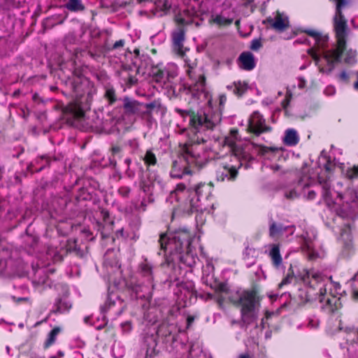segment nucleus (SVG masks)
I'll return each instance as SVG.
<instances>
[{"mask_svg":"<svg viewBox=\"0 0 358 358\" xmlns=\"http://www.w3.org/2000/svg\"><path fill=\"white\" fill-rule=\"evenodd\" d=\"M335 168V163L330 160L324 150L318 158L316 174L317 182L313 177L304 175L297 185V189L308 199H315L316 192L322 189V199L329 209L342 217H353L358 213V195L353 189L341 192L342 183L338 182L331 188V177Z\"/></svg>","mask_w":358,"mask_h":358,"instance_id":"obj_1","label":"nucleus"},{"mask_svg":"<svg viewBox=\"0 0 358 358\" xmlns=\"http://www.w3.org/2000/svg\"><path fill=\"white\" fill-rule=\"evenodd\" d=\"M209 110H201L189 114V130L193 134L188 143L182 148V156L173 162L171 176L181 178L191 173L189 166L201 167L206 159L204 148L201 143L206 142L208 132L218 126L220 121L219 113H210Z\"/></svg>","mask_w":358,"mask_h":358,"instance_id":"obj_2","label":"nucleus"},{"mask_svg":"<svg viewBox=\"0 0 358 358\" xmlns=\"http://www.w3.org/2000/svg\"><path fill=\"white\" fill-rule=\"evenodd\" d=\"M336 9L334 17V29L336 38V46L331 50H324L329 37L316 30L308 29L305 32L314 40V46L308 50L314 59L321 73L330 74L337 64L341 62V56L345 50L348 35L347 21L342 15L341 8L345 2L336 0Z\"/></svg>","mask_w":358,"mask_h":358,"instance_id":"obj_3","label":"nucleus"},{"mask_svg":"<svg viewBox=\"0 0 358 358\" xmlns=\"http://www.w3.org/2000/svg\"><path fill=\"white\" fill-rule=\"evenodd\" d=\"M224 144L231 150L237 164H224L220 166L216 174L217 180L220 181L234 180L237 176L238 169L243 166L245 169L249 168L256 155L268 157L277 150L274 148L263 146L248 141H242L236 129H231L225 137Z\"/></svg>","mask_w":358,"mask_h":358,"instance_id":"obj_4","label":"nucleus"},{"mask_svg":"<svg viewBox=\"0 0 358 358\" xmlns=\"http://www.w3.org/2000/svg\"><path fill=\"white\" fill-rule=\"evenodd\" d=\"M161 249L164 250L168 264L181 263L192 268L198 259L194 251L199 238L187 229L180 228L173 232L162 234L159 238Z\"/></svg>","mask_w":358,"mask_h":358,"instance_id":"obj_5","label":"nucleus"},{"mask_svg":"<svg viewBox=\"0 0 358 358\" xmlns=\"http://www.w3.org/2000/svg\"><path fill=\"white\" fill-rule=\"evenodd\" d=\"M185 72L188 76V80L185 83V90L187 94H189L192 99L197 101L207 100L208 105L204 108L194 111H185L181 109H177V112L183 117L188 118L189 122V114L196 113L201 110H209L210 113H219L221 117V108L214 110L212 107L211 100L208 98V93L206 90V78L202 69L197 67L194 61H191L188 58L184 59ZM227 101L225 95L222 94L219 96L220 108H222ZM221 122V120L220 121ZM220 122H219L220 124Z\"/></svg>","mask_w":358,"mask_h":358,"instance_id":"obj_6","label":"nucleus"},{"mask_svg":"<svg viewBox=\"0 0 358 358\" xmlns=\"http://www.w3.org/2000/svg\"><path fill=\"white\" fill-rule=\"evenodd\" d=\"M212 190L213 186L210 183L201 182L194 187H186L183 183L177 185L166 199L171 203L174 201L178 203L173 207V217L180 213L202 211L201 200L208 199Z\"/></svg>","mask_w":358,"mask_h":358,"instance_id":"obj_7","label":"nucleus"},{"mask_svg":"<svg viewBox=\"0 0 358 358\" xmlns=\"http://www.w3.org/2000/svg\"><path fill=\"white\" fill-rule=\"evenodd\" d=\"M303 282L315 289H318L319 301L334 312L341 306V287L330 278L323 277L314 270L303 269L300 274Z\"/></svg>","mask_w":358,"mask_h":358,"instance_id":"obj_8","label":"nucleus"},{"mask_svg":"<svg viewBox=\"0 0 358 358\" xmlns=\"http://www.w3.org/2000/svg\"><path fill=\"white\" fill-rule=\"evenodd\" d=\"M229 299L234 304L241 306V320L244 324H250L257 318L260 304L254 292H236Z\"/></svg>","mask_w":358,"mask_h":358,"instance_id":"obj_9","label":"nucleus"},{"mask_svg":"<svg viewBox=\"0 0 358 358\" xmlns=\"http://www.w3.org/2000/svg\"><path fill=\"white\" fill-rule=\"evenodd\" d=\"M315 238L316 232L313 229H310L301 234V248L310 260L320 257L319 253L315 250L314 241Z\"/></svg>","mask_w":358,"mask_h":358,"instance_id":"obj_10","label":"nucleus"},{"mask_svg":"<svg viewBox=\"0 0 358 358\" xmlns=\"http://www.w3.org/2000/svg\"><path fill=\"white\" fill-rule=\"evenodd\" d=\"M248 129L255 136H259L270 132L271 127L266 124L265 119L258 111H255L248 120Z\"/></svg>","mask_w":358,"mask_h":358,"instance_id":"obj_11","label":"nucleus"},{"mask_svg":"<svg viewBox=\"0 0 358 358\" xmlns=\"http://www.w3.org/2000/svg\"><path fill=\"white\" fill-rule=\"evenodd\" d=\"M139 270L141 276L145 279L146 284L143 285L142 288L136 287L134 288L135 292L136 294H138L140 292L150 294L155 286L153 284L152 266L149 262L145 261L140 264Z\"/></svg>","mask_w":358,"mask_h":358,"instance_id":"obj_12","label":"nucleus"},{"mask_svg":"<svg viewBox=\"0 0 358 358\" xmlns=\"http://www.w3.org/2000/svg\"><path fill=\"white\" fill-rule=\"evenodd\" d=\"M294 231V226H285L282 223L276 222L273 220L269 222V236L275 241L287 238L290 235H292Z\"/></svg>","mask_w":358,"mask_h":358,"instance_id":"obj_13","label":"nucleus"},{"mask_svg":"<svg viewBox=\"0 0 358 358\" xmlns=\"http://www.w3.org/2000/svg\"><path fill=\"white\" fill-rule=\"evenodd\" d=\"M124 309L123 301L116 294H109L104 304L101 307L103 313L110 312L113 315H120Z\"/></svg>","mask_w":358,"mask_h":358,"instance_id":"obj_14","label":"nucleus"},{"mask_svg":"<svg viewBox=\"0 0 358 358\" xmlns=\"http://www.w3.org/2000/svg\"><path fill=\"white\" fill-rule=\"evenodd\" d=\"M264 23H268L271 28L280 32L285 31L289 26L288 17L284 13L278 11L273 17H267Z\"/></svg>","mask_w":358,"mask_h":358,"instance_id":"obj_15","label":"nucleus"},{"mask_svg":"<svg viewBox=\"0 0 358 358\" xmlns=\"http://www.w3.org/2000/svg\"><path fill=\"white\" fill-rule=\"evenodd\" d=\"M268 256L271 259L273 266L280 270L283 268L282 258L280 252V246L278 244H271L268 245Z\"/></svg>","mask_w":358,"mask_h":358,"instance_id":"obj_16","label":"nucleus"},{"mask_svg":"<svg viewBox=\"0 0 358 358\" xmlns=\"http://www.w3.org/2000/svg\"><path fill=\"white\" fill-rule=\"evenodd\" d=\"M178 74V66L173 63L168 64L163 70H159L156 74V78H161L164 81H170Z\"/></svg>","mask_w":358,"mask_h":358,"instance_id":"obj_17","label":"nucleus"},{"mask_svg":"<svg viewBox=\"0 0 358 358\" xmlns=\"http://www.w3.org/2000/svg\"><path fill=\"white\" fill-rule=\"evenodd\" d=\"M240 68L246 71L252 70L256 65L254 55L250 52H244L241 54L238 59Z\"/></svg>","mask_w":358,"mask_h":358,"instance_id":"obj_18","label":"nucleus"},{"mask_svg":"<svg viewBox=\"0 0 358 358\" xmlns=\"http://www.w3.org/2000/svg\"><path fill=\"white\" fill-rule=\"evenodd\" d=\"M142 108L143 104L135 100L129 98L124 99V108L125 112L128 114L141 115L143 114Z\"/></svg>","mask_w":358,"mask_h":358,"instance_id":"obj_19","label":"nucleus"},{"mask_svg":"<svg viewBox=\"0 0 358 358\" xmlns=\"http://www.w3.org/2000/svg\"><path fill=\"white\" fill-rule=\"evenodd\" d=\"M340 239L345 250L350 251L353 248L351 229L349 224H345L344 228L341 229Z\"/></svg>","mask_w":358,"mask_h":358,"instance_id":"obj_20","label":"nucleus"},{"mask_svg":"<svg viewBox=\"0 0 358 358\" xmlns=\"http://www.w3.org/2000/svg\"><path fill=\"white\" fill-rule=\"evenodd\" d=\"M300 136L296 129L289 128L285 131V134L282 138L285 145L288 146H295L298 144Z\"/></svg>","mask_w":358,"mask_h":358,"instance_id":"obj_21","label":"nucleus"},{"mask_svg":"<svg viewBox=\"0 0 358 358\" xmlns=\"http://www.w3.org/2000/svg\"><path fill=\"white\" fill-rule=\"evenodd\" d=\"M173 43L178 53L182 54L183 41L185 40V31L182 28H178L173 32Z\"/></svg>","mask_w":358,"mask_h":358,"instance_id":"obj_22","label":"nucleus"},{"mask_svg":"<svg viewBox=\"0 0 358 358\" xmlns=\"http://www.w3.org/2000/svg\"><path fill=\"white\" fill-rule=\"evenodd\" d=\"M340 169L343 176L348 180L353 181L358 178V166L341 164Z\"/></svg>","mask_w":358,"mask_h":358,"instance_id":"obj_23","label":"nucleus"},{"mask_svg":"<svg viewBox=\"0 0 358 358\" xmlns=\"http://www.w3.org/2000/svg\"><path fill=\"white\" fill-rule=\"evenodd\" d=\"M64 7L71 12H80L85 10L82 0H60Z\"/></svg>","mask_w":358,"mask_h":358,"instance_id":"obj_24","label":"nucleus"},{"mask_svg":"<svg viewBox=\"0 0 358 358\" xmlns=\"http://www.w3.org/2000/svg\"><path fill=\"white\" fill-rule=\"evenodd\" d=\"M160 181L154 175L150 176L147 180H143L141 183V188L145 193H151L155 187L156 184H159Z\"/></svg>","mask_w":358,"mask_h":358,"instance_id":"obj_25","label":"nucleus"},{"mask_svg":"<svg viewBox=\"0 0 358 358\" xmlns=\"http://www.w3.org/2000/svg\"><path fill=\"white\" fill-rule=\"evenodd\" d=\"M145 343H147L145 358H153L156 355V348L157 345L156 337L153 336L148 337L145 340Z\"/></svg>","mask_w":358,"mask_h":358,"instance_id":"obj_26","label":"nucleus"},{"mask_svg":"<svg viewBox=\"0 0 358 358\" xmlns=\"http://www.w3.org/2000/svg\"><path fill=\"white\" fill-rule=\"evenodd\" d=\"M212 21L219 26H227L229 25L233 22V17H227L224 13L220 14L213 15Z\"/></svg>","mask_w":358,"mask_h":358,"instance_id":"obj_27","label":"nucleus"},{"mask_svg":"<svg viewBox=\"0 0 358 358\" xmlns=\"http://www.w3.org/2000/svg\"><path fill=\"white\" fill-rule=\"evenodd\" d=\"M62 329L59 327H55L52 331L48 334V336L43 343V348L47 349L52 345L57 339L58 334L61 332Z\"/></svg>","mask_w":358,"mask_h":358,"instance_id":"obj_28","label":"nucleus"},{"mask_svg":"<svg viewBox=\"0 0 358 358\" xmlns=\"http://www.w3.org/2000/svg\"><path fill=\"white\" fill-rule=\"evenodd\" d=\"M227 88L232 90L235 94L241 96L248 90V84L245 82L236 81L232 85H228Z\"/></svg>","mask_w":358,"mask_h":358,"instance_id":"obj_29","label":"nucleus"},{"mask_svg":"<svg viewBox=\"0 0 358 358\" xmlns=\"http://www.w3.org/2000/svg\"><path fill=\"white\" fill-rule=\"evenodd\" d=\"M55 306V311L56 313H63L68 311L71 308V304L66 299H58L56 301Z\"/></svg>","mask_w":358,"mask_h":358,"instance_id":"obj_30","label":"nucleus"},{"mask_svg":"<svg viewBox=\"0 0 358 358\" xmlns=\"http://www.w3.org/2000/svg\"><path fill=\"white\" fill-rule=\"evenodd\" d=\"M357 52L352 49L347 50L344 54V62L347 64H354L356 62Z\"/></svg>","mask_w":358,"mask_h":358,"instance_id":"obj_31","label":"nucleus"},{"mask_svg":"<svg viewBox=\"0 0 358 358\" xmlns=\"http://www.w3.org/2000/svg\"><path fill=\"white\" fill-rule=\"evenodd\" d=\"M143 107L145 108V111H143V114L150 116L152 111L158 110L159 104L156 101L143 105Z\"/></svg>","mask_w":358,"mask_h":358,"instance_id":"obj_32","label":"nucleus"},{"mask_svg":"<svg viewBox=\"0 0 358 358\" xmlns=\"http://www.w3.org/2000/svg\"><path fill=\"white\" fill-rule=\"evenodd\" d=\"M143 161L147 165H155L157 163V158L151 150H148L143 157Z\"/></svg>","mask_w":358,"mask_h":358,"instance_id":"obj_33","label":"nucleus"},{"mask_svg":"<svg viewBox=\"0 0 358 358\" xmlns=\"http://www.w3.org/2000/svg\"><path fill=\"white\" fill-rule=\"evenodd\" d=\"M307 327L310 329H316L320 324V320L315 315H312L307 319Z\"/></svg>","mask_w":358,"mask_h":358,"instance_id":"obj_34","label":"nucleus"},{"mask_svg":"<svg viewBox=\"0 0 358 358\" xmlns=\"http://www.w3.org/2000/svg\"><path fill=\"white\" fill-rule=\"evenodd\" d=\"M105 96L110 104L113 103L116 100L115 90L113 88H108L106 90Z\"/></svg>","mask_w":358,"mask_h":358,"instance_id":"obj_35","label":"nucleus"},{"mask_svg":"<svg viewBox=\"0 0 358 358\" xmlns=\"http://www.w3.org/2000/svg\"><path fill=\"white\" fill-rule=\"evenodd\" d=\"M338 80L342 83H348L350 78V74L346 71H343L337 75Z\"/></svg>","mask_w":358,"mask_h":358,"instance_id":"obj_36","label":"nucleus"},{"mask_svg":"<svg viewBox=\"0 0 358 358\" xmlns=\"http://www.w3.org/2000/svg\"><path fill=\"white\" fill-rule=\"evenodd\" d=\"M262 42L259 39H254L251 43L250 48L252 50H257L262 47Z\"/></svg>","mask_w":358,"mask_h":358,"instance_id":"obj_37","label":"nucleus"},{"mask_svg":"<svg viewBox=\"0 0 358 358\" xmlns=\"http://www.w3.org/2000/svg\"><path fill=\"white\" fill-rule=\"evenodd\" d=\"M293 280V275L288 273L287 276L282 280V282L279 284V287L281 288L282 286L291 283Z\"/></svg>","mask_w":358,"mask_h":358,"instance_id":"obj_38","label":"nucleus"},{"mask_svg":"<svg viewBox=\"0 0 358 358\" xmlns=\"http://www.w3.org/2000/svg\"><path fill=\"white\" fill-rule=\"evenodd\" d=\"M345 331L348 332L350 335L355 336L357 342H358V329L354 327H346Z\"/></svg>","mask_w":358,"mask_h":358,"instance_id":"obj_39","label":"nucleus"},{"mask_svg":"<svg viewBox=\"0 0 358 358\" xmlns=\"http://www.w3.org/2000/svg\"><path fill=\"white\" fill-rule=\"evenodd\" d=\"M48 280V278L47 276H43L42 278L38 280L34 279L33 282L36 285V286L45 285L47 284Z\"/></svg>","mask_w":358,"mask_h":358,"instance_id":"obj_40","label":"nucleus"},{"mask_svg":"<svg viewBox=\"0 0 358 358\" xmlns=\"http://www.w3.org/2000/svg\"><path fill=\"white\" fill-rule=\"evenodd\" d=\"M122 329L124 333H128L131 329V324L129 322H125L122 324Z\"/></svg>","mask_w":358,"mask_h":358,"instance_id":"obj_41","label":"nucleus"},{"mask_svg":"<svg viewBox=\"0 0 358 358\" xmlns=\"http://www.w3.org/2000/svg\"><path fill=\"white\" fill-rule=\"evenodd\" d=\"M285 195L287 199H293L297 197L298 194L296 190L292 189L289 192H287Z\"/></svg>","mask_w":358,"mask_h":358,"instance_id":"obj_42","label":"nucleus"},{"mask_svg":"<svg viewBox=\"0 0 358 358\" xmlns=\"http://www.w3.org/2000/svg\"><path fill=\"white\" fill-rule=\"evenodd\" d=\"M73 113L78 117H80L84 115V112L80 108V106H75V108H73Z\"/></svg>","mask_w":358,"mask_h":358,"instance_id":"obj_43","label":"nucleus"},{"mask_svg":"<svg viewBox=\"0 0 358 358\" xmlns=\"http://www.w3.org/2000/svg\"><path fill=\"white\" fill-rule=\"evenodd\" d=\"M130 192V189L127 187H122L119 189V193L124 197L128 196Z\"/></svg>","mask_w":358,"mask_h":358,"instance_id":"obj_44","label":"nucleus"},{"mask_svg":"<svg viewBox=\"0 0 358 358\" xmlns=\"http://www.w3.org/2000/svg\"><path fill=\"white\" fill-rule=\"evenodd\" d=\"M336 90H335V88L334 87H327L326 89H325V94H327V95H332L335 93Z\"/></svg>","mask_w":358,"mask_h":358,"instance_id":"obj_45","label":"nucleus"},{"mask_svg":"<svg viewBox=\"0 0 358 358\" xmlns=\"http://www.w3.org/2000/svg\"><path fill=\"white\" fill-rule=\"evenodd\" d=\"M124 44V40H120V41H116L114 45H113V48L117 49L120 47H122Z\"/></svg>","mask_w":358,"mask_h":358,"instance_id":"obj_46","label":"nucleus"},{"mask_svg":"<svg viewBox=\"0 0 358 358\" xmlns=\"http://www.w3.org/2000/svg\"><path fill=\"white\" fill-rule=\"evenodd\" d=\"M305 85H306V80L303 78H299V83H298L299 88L303 89V88H304Z\"/></svg>","mask_w":358,"mask_h":358,"instance_id":"obj_47","label":"nucleus"},{"mask_svg":"<svg viewBox=\"0 0 358 358\" xmlns=\"http://www.w3.org/2000/svg\"><path fill=\"white\" fill-rule=\"evenodd\" d=\"M273 315V312L266 311V313H265V318L262 319V323L264 324L266 322V320H268Z\"/></svg>","mask_w":358,"mask_h":358,"instance_id":"obj_48","label":"nucleus"},{"mask_svg":"<svg viewBox=\"0 0 358 358\" xmlns=\"http://www.w3.org/2000/svg\"><path fill=\"white\" fill-rule=\"evenodd\" d=\"M238 358H251V356L248 353H242L238 355Z\"/></svg>","mask_w":358,"mask_h":358,"instance_id":"obj_49","label":"nucleus"},{"mask_svg":"<svg viewBox=\"0 0 358 358\" xmlns=\"http://www.w3.org/2000/svg\"><path fill=\"white\" fill-rule=\"evenodd\" d=\"M55 261H61L62 259V255H56L54 257Z\"/></svg>","mask_w":358,"mask_h":358,"instance_id":"obj_50","label":"nucleus"},{"mask_svg":"<svg viewBox=\"0 0 358 358\" xmlns=\"http://www.w3.org/2000/svg\"><path fill=\"white\" fill-rule=\"evenodd\" d=\"M112 150L114 154L117 153L120 151V148L118 147H114L113 148Z\"/></svg>","mask_w":358,"mask_h":358,"instance_id":"obj_51","label":"nucleus"},{"mask_svg":"<svg viewBox=\"0 0 358 358\" xmlns=\"http://www.w3.org/2000/svg\"><path fill=\"white\" fill-rule=\"evenodd\" d=\"M353 296L355 299H357L358 300V290L356 291V290H354L353 292Z\"/></svg>","mask_w":358,"mask_h":358,"instance_id":"obj_52","label":"nucleus"},{"mask_svg":"<svg viewBox=\"0 0 358 358\" xmlns=\"http://www.w3.org/2000/svg\"><path fill=\"white\" fill-rule=\"evenodd\" d=\"M57 357H64V352L62 351H58L57 355Z\"/></svg>","mask_w":358,"mask_h":358,"instance_id":"obj_53","label":"nucleus"},{"mask_svg":"<svg viewBox=\"0 0 358 358\" xmlns=\"http://www.w3.org/2000/svg\"><path fill=\"white\" fill-rule=\"evenodd\" d=\"M352 280L355 282H358V273L356 275H355V276L352 278Z\"/></svg>","mask_w":358,"mask_h":358,"instance_id":"obj_54","label":"nucleus"},{"mask_svg":"<svg viewBox=\"0 0 358 358\" xmlns=\"http://www.w3.org/2000/svg\"><path fill=\"white\" fill-rule=\"evenodd\" d=\"M278 296L277 294H270L269 295V297L271 299H276V297Z\"/></svg>","mask_w":358,"mask_h":358,"instance_id":"obj_55","label":"nucleus"},{"mask_svg":"<svg viewBox=\"0 0 358 358\" xmlns=\"http://www.w3.org/2000/svg\"><path fill=\"white\" fill-rule=\"evenodd\" d=\"M74 91H75L76 92H79L78 87H74Z\"/></svg>","mask_w":358,"mask_h":358,"instance_id":"obj_56","label":"nucleus"},{"mask_svg":"<svg viewBox=\"0 0 358 358\" xmlns=\"http://www.w3.org/2000/svg\"><path fill=\"white\" fill-rule=\"evenodd\" d=\"M192 320H193V319H192V318H191V317H188V319H187V321H188V323H189V324Z\"/></svg>","mask_w":358,"mask_h":358,"instance_id":"obj_57","label":"nucleus"},{"mask_svg":"<svg viewBox=\"0 0 358 358\" xmlns=\"http://www.w3.org/2000/svg\"><path fill=\"white\" fill-rule=\"evenodd\" d=\"M141 205L143 206V210H145V208L144 201L141 202Z\"/></svg>","mask_w":358,"mask_h":358,"instance_id":"obj_58","label":"nucleus"},{"mask_svg":"<svg viewBox=\"0 0 358 358\" xmlns=\"http://www.w3.org/2000/svg\"><path fill=\"white\" fill-rule=\"evenodd\" d=\"M42 272H43V271H41V270H38V271H36V273H37L38 275H40V274H41V273H42Z\"/></svg>","mask_w":358,"mask_h":358,"instance_id":"obj_59","label":"nucleus"},{"mask_svg":"<svg viewBox=\"0 0 358 358\" xmlns=\"http://www.w3.org/2000/svg\"><path fill=\"white\" fill-rule=\"evenodd\" d=\"M50 358H57V356L53 355V356L50 357Z\"/></svg>","mask_w":358,"mask_h":358,"instance_id":"obj_60","label":"nucleus"},{"mask_svg":"<svg viewBox=\"0 0 358 358\" xmlns=\"http://www.w3.org/2000/svg\"><path fill=\"white\" fill-rule=\"evenodd\" d=\"M24 298L19 299V300H24Z\"/></svg>","mask_w":358,"mask_h":358,"instance_id":"obj_61","label":"nucleus"},{"mask_svg":"<svg viewBox=\"0 0 358 358\" xmlns=\"http://www.w3.org/2000/svg\"><path fill=\"white\" fill-rule=\"evenodd\" d=\"M40 358H45V357H40Z\"/></svg>","mask_w":358,"mask_h":358,"instance_id":"obj_62","label":"nucleus"}]
</instances>
